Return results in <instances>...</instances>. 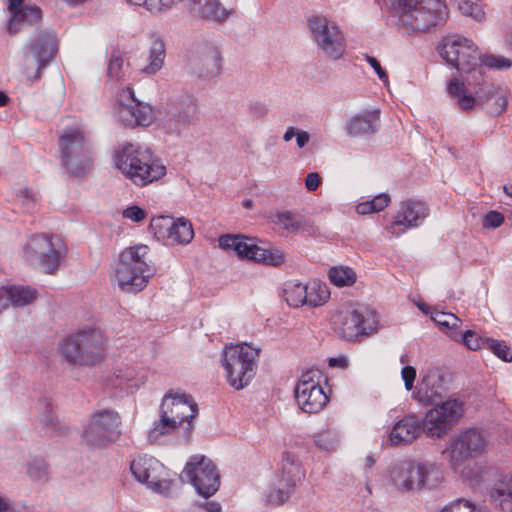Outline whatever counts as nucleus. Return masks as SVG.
Here are the masks:
<instances>
[{
  "mask_svg": "<svg viewBox=\"0 0 512 512\" xmlns=\"http://www.w3.org/2000/svg\"><path fill=\"white\" fill-rule=\"evenodd\" d=\"M464 414V402L448 398L442 405L430 409L421 421L415 415H406L399 420L389 434L391 445H407L421 433L431 438H441L452 430Z\"/></svg>",
  "mask_w": 512,
  "mask_h": 512,
  "instance_id": "nucleus-1",
  "label": "nucleus"
},
{
  "mask_svg": "<svg viewBox=\"0 0 512 512\" xmlns=\"http://www.w3.org/2000/svg\"><path fill=\"white\" fill-rule=\"evenodd\" d=\"M115 166L133 184L147 186L166 175L167 169L153 151L141 145L128 143L115 152Z\"/></svg>",
  "mask_w": 512,
  "mask_h": 512,
  "instance_id": "nucleus-2",
  "label": "nucleus"
},
{
  "mask_svg": "<svg viewBox=\"0 0 512 512\" xmlns=\"http://www.w3.org/2000/svg\"><path fill=\"white\" fill-rule=\"evenodd\" d=\"M148 251L147 245L140 244L128 247L120 253L115 264L114 279L121 291L138 293L147 286L149 279L155 274L154 267L146 261Z\"/></svg>",
  "mask_w": 512,
  "mask_h": 512,
  "instance_id": "nucleus-3",
  "label": "nucleus"
},
{
  "mask_svg": "<svg viewBox=\"0 0 512 512\" xmlns=\"http://www.w3.org/2000/svg\"><path fill=\"white\" fill-rule=\"evenodd\" d=\"M199 106L196 97L189 92L173 93L158 109V120L169 134L179 135L182 130L199 121Z\"/></svg>",
  "mask_w": 512,
  "mask_h": 512,
  "instance_id": "nucleus-4",
  "label": "nucleus"
},
{
  "mask_svg": "<svg viewBox=\"0 0 512 512\" xmlns=\"http://www.w3.org/2000/svg\"><path fill=\"white\" fill-rule=\"evenodd\" d=\"M399 24L407 33H424L442 26L448 18V9L441 0H407Z\"/></svg>",
  "mask_w": 512,
  "mask_h": 512,
  "instance_id": "nucleus-5",
  "label": "nucleus"
},
{
  "mask_svg": "<svg viewBox=\"0 0 512 512\" xmlns=\"http://www.w3.org/2000/svg\"><path fill=\"white\" fill-rule=\"evenodd\" d=\"M437 51L461 75L466 74L474 82H478V78L482 79L483 69L479 64L480 54L473 41L459 35L446 36L438 44Z\"/></svg>",
  "mask_w": 512,
  "mask_h": 512,
  "instance_id": "nucleus-6",
  "label": "nucleus"
},
{
  "mask_svg": "<svg viewBox=\"0 0 512 512\" xmlns=\"http://www.w3.org/2000/svg\"><path fill=\"white\" fill-rule=\"evenodd\" d=\"M259 350L247 343L225 346L222 352V365L227 382L236 390L246 387L256 374Z\"/></svg>",
  "mask_w": 512,
  "mask_h": 512,
  "instance_id": "nucleus-7",
  "label": "nucleus"
},
{
  "mask_svg": "<svg viewBox=\"0 0 512 512\" xmlns=\"http://www.w3.org/2000/svg\"><path fill=\"white\" fill-rule=\"evenodd\" d=\"M60 350L71 364L94 365L102 359V335L99 330L93 328L79 330L61 341Z\"/></svg>",
  "mask_w": 512,
  "mask_h": 512,
  "instance_id": "nucleus-8",
  "label": "nucleus"
},
{
  "mask_svg": "<svg viewBox=\"0 0 512 512\" xmlns=\"http://www.w3.org/2000/svg\"><path fill=\"white\" fill-rule=\"evenodd\" d=\"M64 167L70 174L85 175L92 166V145L79 129L66 130L59 138Z\"/></svg>",
  "mask_w": 512,
  "mask_h": 512,
  "instance_id": "nucleus-9",
  "label": "nucleus"
},
{
  "mask_svg": "<svg viewBox=\"0 0 512 512\" xmlns=\"http://www.w3.org/2000/svg\"><path fill=\"white\" fill-rule=\"evenodd\" d=\"M466 81L468 85L474 87L475 96L468 93L465 83L456 77L451 78L446 86L447 94L456 101L459 109L464 112L471 111L475 105L484 108L489 101L503 91L501 87L486 81L483 71L482 79L478 78V82H474L470 77H466Z\"/></svg>",
  "mask_w": 512,
  "mask_h": 512,
  "instance_id": "nucleus-10",
  "label": "nucleus"
},
{
  "mask_svg": "<svg viewBox=\"0 0 512 512\" xmlns=\"http://www.w3.org/2000/svg\"><path fill=\"white\" fill-rule=\"evenodd\" d=\"M121 418L113 409H102L94 412L82 433L85 444L92 448H102L119 438Z\"/></svg>",
  "mask_w": 512,
  "mask_h": 512,
  "instance_id": "nucleus-11",
  "label": "nucleus"
},
{
  "mask_svg": "<svg viewBox=\"0 0 512 512\" xmlns=\"http://www.w3.org/2000/svg\"><path fill=\"white\" fill-rule=\"evenodd\" d=\"M183 473L198 495L208 499L220 487V475L214 462L205 455H192Z\"/></svg>",
  "mask_w": 512,
  "mask_h": 512,
  "instance_id": "nucleus-12",
  "label": "nucleus"
},
{
  "mask_svg": "<svg viewBox=\"0 0 512 512\" xmlns=\"http://www.w3.org/2000/svg\"><path fill=\"white\" fill-rule=\"evenodd\" d=\"M312 39L322 53L333 60L341 58L346 49L345 37L339 27L324 16L308 20Z\"/></svg>",
  "mask_w": 512,
  "mask_h": 512,
  "instance_id": "nucleus-13",
  "label": "nucleus"
},
{
  "mask_svg": "<svg viewBox=\"0 0 512 512\" xmlns=\"http://www.w3.org/2000/svg\"><path fill=\"white\" fill-rule=\"evenodd\" d=\"M322 373L318 369H310L301 375L294 388V396L299 408L308 414L320 412L329 398L320 385Z\"/></svg>",
  "mask_w": 512,
  "mask_h": 512,
  "instance_id": "nucleus-14",
  "label": "nucleus"
},
{
  "mask_svg": "<svg viewBox=\"0 0 512 512\" xmlns=\"http://www.w3.org/2000/svg\"><path fill=\"white\" fill-rule=\"evenodd\" d=\"M26 248L38 256L40 266L47 274H53L58 269L67 252L61 239L46 234L33 235Z\"/></svg>",
  "mask_w": 512,
  "mask_h": 512,
  "instance_id": "nucleus-15",
  "label": "nucleus"
},
{
  "mask_svg": "<svg viewBox=\"0 0 512 512\" xmlns=\"http://www.w3.org/2000/svg\"><path fill=\"white\" fill-rule=\"evenodd\" d=\"M429 206L423 200L406 199L399 203V208L392 220L384 225L391 235L399 237L410 229L417 228L429 215Z\"/></svg>",
  "mask_w": 512,
  "mask_h": 512,
  "instance_id": "nucleus-16",
  "label": "nucleus"
},
{
  "mask_svg": "<svg viewBox=\"0 0 512 512\" xmlns=\"http://www.w3.org/2000/svg\"><path fill=\"white\" fill-rule=\"evenodd\" d=\"M161 406L175 420H179V424L183 426L182 436L188 440L194 430L192 420L199 413L198 405L193 397L184 392L169 390L164 395Z\"/></svg>",
  "mask_w": 512,
  "mask_h": 512,
  "instance_id": "nucleus-17",
  "label": "nucleus"
},
{
  "mask_svg": "<svg viewBox=\"0 0 512 512\" xmlns=\"http://www.w3.org/2000/svg\"><path fill=\"white\" fill-rule=\"evenodd\" d=\"M130 470L137 481L153 491L166 493L170 490L171 482L164 478L165 467L156 458L140 456L131 462Z\"/></svg>",
  "mask_w": 512,
  "mask_h": 512,
  "instance_id": "nucleus-18",
  "label": "nucleus"
},
{
  "mask_svg": "<svg viewBox=\"0 0 512 512\" xmlns=\"http://www.w3.org/2000/svg\"><path fill=\"white\" fill-rule=\"evenodd\" d=\"M486 447V440L482 433L475 428L461 432L450 443V463L453 469L466 459L481 455Z\"/></svg>",
  "mask_w": 512,
  "mask_h": 512,
  "instance_id": "nucleus-19",
  "label": "nucleus"
},
{
  "mask_svg": "<svg viewBox=\"0 0 512 512\" xmlns=\"http://www.w3.org/2000/svg\"><path fill=\"white\" fill-rule=\"evenodd\" d=\"M188 65L191 72L197 77L203 79L213 78L221 71V52L212 44H199L190 52Z\"/></svg>",
  "mask_w": 512,
  "mask_h": 512,
  "instance_id": "nucleus-20",
  "label": "nucleus"
},
{
  "mask_svg": "<svg viewBox=\"0 0 512 512\" xmlns=\"http://www.w3.org/2000/svg\"><path fill=\"white\" fill-rule=\"evenodd\" d=\"M448 382L446 377L438 369H431L422 378L414 392V398L425 405H442L448 393Z\"/></svg>",
  "mask_w": 512,
  "mask_h": 512,
  "instance_id": "nucleus-21",
  "label": "nucleus"
},
{
  "mask_svg": "<svg viewBox=\"0 0 512 512\" xmlns=\"http://www.w3.org/2000/svg\"><path fill=\"white\" fill-rule=\"evenodd\" d=\"M30 51L38 62V67L33 76L27 77V84L32 86L42 77L45 69L58 52L57 37L54 32H40L30 43Z\"/></svg>",
  "mask_w": 512,
  "mask_h": 512,
  "instance_id": "nucleus-22",
  "label": "nucleus"
},
{
  "mask_svg": "<svg viewBox=\"0 0 512 512\" xmlns=\"http://www.w3.org/2000/svg\"><path fill=\"white\" fill-rule=\"evenodd\" d=\"M417 473L416 461H402L392 467L390 478L397 489L409 492L417 490Z\"/></svg>",
  "mask_w": 512,
  "mask_h": 512,
  "instance_id": "nucleus-23",
  "label": "nucleus"
},
{
  "mask_svg": "<svg viewBox=\"0 0 512 512\" xmlns=\"http://www.w3.org/2000/svg\"><path fill=\"white\" fill-rule=\"evenodd\" d=\"M191 12L202 19L213 22H224L232 10L226 9L219 0H190Z\"/></svg>",
  "mask_w": 512,
  "mask_h": 512,
  "instance_id": "nucleus-24",
  "label": "nucleus"
},
{
  "mask_svg": "<svg viewBox=\"0 0 512 512\" xmlns=\"http://www.w3.org/2000/svg\"><path fill=\"white\" fill-rule=\"evenodd\" d=\"M490 499L501 512H512V473L499 476L490 490Z\"/></svg>",
  "mask_w": 512,
  "mask_h": 512,
  "instance_id": "nucleus-25",
  "label": "nucleus"
},
{
  "mask_svg": "<svg viewBox=\"0 0 512 512\" xmlns=\"http://www.w3.org/2000/svg\"><path fill=\"white\" fill-rule=\"evenodd\" d=\"M379 319L375 310L367 307H360L354 309V342L361 341L364 337L378 331Z\"/></svg>",
  "mask_w": 512,
  "mask_h": 512,
  "instance_id": "nucleus-26",
  "label": "nucleus"
},
{
  "mask_svg": "<svg viewBox=\"0 0 512 512\" xmlns=\"http://www.w3.org/2000/svg\"><path fill=\"white\" fill-rule=\"evenodd\" d=\"M219 246L226 251H233L240 259L250 261L254 250H257V243L254 239L241 234L221 235L218 239Z\"/></svg>",
  "mask_w": 512,
  "mask_h": 512,
  "instance_id": "nucleus-27",
  "label": "nucleus"
},
{
  "mask_svg": "<svg viewBox=\"0 0 512 512\" xmlns=\"http://www.w3.org/2000/svg\"><path fill=\"white\" fill-rule=\"evenodd\" d=\"M381 110L379 108L364 109L354 115V136L369 138L381 126Z\"/></svg>",
  "mask_w": 512,
  "mask_h": 512,
  "instance_id": "nucleus-28",
  "label": "nucleus"
},
{
  "mask_svg": "<svg viewBox=\"0 0 512 512\" xmlns=\"http://www.w3.org/2000/svg\"><path fill=\"white\" fill-rule=\"evenodd\" d=\"M119 113L122 121L128 126H146L152 119L151 107L141 102L123 104Z\"/></svg>",
  "mask_w": 512,
  "mask_h": 512,
  "instance_id": "nucleus-29",
  "label": "nucleus"
},
{
  "mask_svg": "<svg viewBox=\"0 0 512 512\" xmlns=\"http://www.w3.org/2000/svg\"><path fill=\"white\" fill-rule=\"evenodd\" d=\"M305 477L304 469L298 457L291 452H284L281 461V479L280 483L285 486L296 487Z\"/></svg>",
  "mask_w": 512,
  "mask_h": 512,
  "instance_id": "nucleus-30",
  "label": "nucleus"
},
{
  "mask_svg": "<svg viewBox=\"0 0 512 512\" xmlns=\"http://www.w3.org/2000/svg\"><path fill=\"white\" fill-rule=\"evenodd\" d=\"M417 490L435 489L444 480V473L440 466L431 462H417Z\"/></svg>",
  "mask_w": 512,
  "mask_h": 512,
  "instance_id": "nucleus-31",
  "label": "nucleus"
},
{
  "mask_svg": "<svg viewBox=\"0 0 512 512\" xmlns=\"http://www.w3.org/2000/svg\"><path fill=\"white\" fill-rule=\"evenodd\" d=\"M274 223L290 233L310 231L312 228L309 219L303 215L292 213L291 211L277 213Z\"/></svg>",
  "mask_w": 512,
  "mask_h": 512,
  "instance_id": "nucleus-32",
  "label": "nucleus"
},
{
  "mask_svg": "<svg viewBox=\"0 0 512 512\" xmlns=\"http://www.w3.org/2000/svg\"><path fill=\"white\" fill-rule=\"evenodd\" d=\"M250 261L267 266L280 267L286 261V254L279 247L264 248L257 244V250H254Z\"/></svg>",
  "mask_w": 512,
  "mask_h": 512,
  "instance_id": "nucleus-33",
  "label": "nucleus"
},
{
  "mask_svg": "<svg viewBox=\"0 0 512 512\" xmlns=\"http://www.w3.org/2000/svg\"><path fill=\"white\" fill-rule=\"evenodd\" d=\"M166 57L165 44L159 37L153 38L149 49V64L141 69L146 75L156 74L163 66Z\"/></svg>",
  "mask_w": 512,
  "mask_h": 512,
  "instance_id": "nucleus-34",
  "label": "nucleus"
},
{
  "mask_svg": "<svg viewBox=\"0 0 512 512\" xmlns=\"http://www.w3.org/2000/svg\"><path fill=\"white\" fill-rule=\"evenodd\" d=\"M183 430V426L179 424V420H175L168 414L166 410L160 405L159 420L154 424V427L149 432L150 439H157L159 436L178 432Z\"/></svg>",
  "mask_w": 512,
  "mask_h": 512,
  "instance_id": "nucleus-35",
  "label": "nucleus"
},
{
  "mask_svg": "<svg viewBox=\"0 0 512 512\" xmlns=\"http://www.w3.org/2000/svg\"><path fill=\"white\" fill-rule=\"evenodd\" d=\"M39 405L43 409L40 421L46 433L50 436L65 434L67 429L60 425L56 414L53 412L52 404L46 398H43L39 401Z\"/></svg>",
  "mask_w": 512,
  "mask_h": 512,
  "instance_id": "nucleus-36",
  "label": "nucleus"
},
{
  "mask_svg": "<svg viewBox=\"0 0 512 512\" xmlns=\"http://www.w3.org/2000/svg\"><path fill=\"white\" fill-rule=\"evenodd\" d=\"M283 297L290 307L308 306L306 284L299 281H289L283 289Z\"/></svg>",
  "mask_w": 512,
  "mask_h": 512,
  "instance_id": "nucleus-37",
  "label": "nucleus"
},
{
  "mask_svg": "<svg viewBox=\"0 0 512 512\" xmlns=\"http://www.w3.org/2000/svg\"><path fill=\"white\" fill-rule=\"evenodd\" d=\"M308 306L312 308L324 305L330 298V291L326 283L314 279L306 284Z\"/></svg>",
  "mask_w": 512,
  "mask_h": 512,
  "instance_id": "nucleus-38",
  "label": "nucleus"
},
{
  "mask_svg": "<svg viewBox=\"0 0 512 512\" xmlns=\"http://www.w3.org/2000/svg\"><path fill=\"white\" fill-rule=\"evenodd\" d=\"M432 320L439 326L440 330L446 333L452 340L459 338V331L462 320L452 313L436 312Z\"/></svg>",
  "mask_w": 512,
  "mask_h": 512,
  "instance_id": "nucleus-39",
  "label": "nucleus"
},
{
  "mask_svg": "<svg viewBox=\"0 0 512 512\" xmlns=\"http://www.w3.org/2000/svg\"><path fill=\"white\" fill-rule=\"evenodd\" d=\"M170 234L168 241L183 245L191 242L194 237V230L188 219L180 217L175 220Z\"/></svg>",
  "mask_w": 512,
  "mask_h": 512,
  "instance_id": "nucleus-40",
  "label": "nucleus"
},
{
  "mask_svg": "<svg viewBox=\"0 0 512 512\" xmlns=\"http://www.w3.org/2000/svg\"><path fill=\"white\" fill-rule=\"evenodd\" d=\"M9 291H2L5 297H10L11 305L25 306L32 303L37 297V290L24 286H10Z\"/></svg>",
  "mask_w": 512,
  "mask_h": 512,
  "instance_id": "nucleus-41",
  "label": "nucleus"
},
{
  "mask_svg": "<svg viewBox=\"0 0 512 512\" xmlns=\"http://www.w3.org/2000/svg\"><path fill=\"white\" fill-rule=\"evenodd\" d=\"M175 219L171 216L160 215L153 217L149 224V230L159 240H169L171 230L174 227Z\"/></svg>",
  "mask_w": 512,
  "mask_h": 512,
  "instance_id": "nucleus-42",
  "label": "nucleus"
},
{
  "mask_svg": "<svg viewBox=\"0 0 512 512\" xmlns=\"http://www.w3.org/2000/svg\"><path fill=\"white\" fill-rule=\"evenodd\" d=\"M391 202L390 195L387 193H380L373 199L359 203L356 206V212L360 215L376 213L384 210Z\"/></svg>",
  "mask_w": 512,
  "mask_h": 512,
  "instance_id": "nucleus-43",
  "label": "nucleus"
},
{
  "mask_svg": "<svg viewBox=\"0 0 512 512\" xmlns=\"http://www.w3.org/2000/svg\"><path fill=\"white\" fill-rule=\"evenodd\" d=\"M330 282L337 287L352 285V269L343 266H333L328 271Z\"/></svg>",
  "mask_w": 512,
  "mask_h": 512,
  "instance_id": "nucleus-44",
  "label": "nucleus"
},
{
  "mask_svg": "<svg viewBox=\"0 0 512 512\" xmlns=\"http://www.w3.org/2000/svg\"><path fill=\"white\" fill-rule=\"evenodd\" d=\"M124 75V60L118 51H113L108 62L107 77L110 81H120Z\"/></svg>",
  "mask_w": 512,
  "mask_h": 512,
  "instance_id": "nucleus-45",
  "label": "nucleus"
},
{
  "mask_svg": "<svg viewBox=\"0 0 512 512\" xmlns=\"http://www.w3.org/2000/svg\"><path fill=\"white\" fill-rule=\"evenodd\" d=\"M454 341L464 344L468 349L476 351L486 347V338H482L477 332L466 330L465 332L459 331V338Z\"/></svg>",
  "mask_w": 512,
  "mask_h": 512,
  "instance_id": "nucleus-46",
  "label": "nucleus"
},
{
  "mask_svg": "<svg viewBox=\"0 0 512 512\" xmlns=\"http://www.w3.org/2000/svg\"><path fill=\"white\" fill-rule=\"evenodd\" d=\"M479 64L483 70L484 67L490 70H506L512 66V61L504 56L486 54L483 56L480 55Z\"/></svg>",
  "mask_w": 512,
  "mask_h": 512,
  "instance_id": "nucleus-47",
  "label": "nucleus"
},
{
  "mask_svg": "<svg viewBox=\"0 0 512 512\" xmlns=\"http://www.w3.org/2000/svg\"><path fill=\"white\" fill-rule=\"evenodd\" d=\"M486 347L499 359L505 362H512L510 347L503 340L486 338Z\"/></svg>",
  "mask_w": 512,
  "mask_h": 512,
  "instance_id": "nucleus-48",
  "label": "nucleus"
},
{
  "mask_svg": "<svg viewBox=\"0 0 512 512\" xmlns=\"http://www.w3.org/2000/svg\"><path fill=\"white\" fill-rule=\"evenodd\" d=\"M315 445L321 450L331 451L338 445V437L336 433L330 430L318 433L314 438Z\"/></svg>",
  "mask_w": 512,
  "mask_h": 512,
  "instance_id": "nucleus-49",
  "label": "nucleus"
},
{
  "mask_svg": "<svg viewBox=\"0 0 512 512\" xmlns=\"http://www.w3.org/2000/svg\"><path fill=\"white\" fill-rule=\"evenodd\" d=\"M508 99L502 91L496 95L491 101L484 107L486 112L492 116H498L504 113L507 109Z\"/></svg>",
  "mask_w": 512,
  "mask_h": 512,
  "instance_id": "nucleus-50",
  "label": "nucleus"
},
{
  "mask_svg": "<svg viewBox=\"0 0 512 512\" xmlns=\"http://www.w3.org/2000/svg\"><path fill=\"white\" fill-rule=\"evenodd\" d=\"M295 487L285 486L279 482L277 488H272L268 494V500L272 504L282 505L292 494Z\"/></svg>",
  "mask_w": 512,
  "mask_h": 512,
  "instance_id": "nucleus-51",
  "label": "nucleus"
},
{
  "mask_svg": "<svg viewBox=\"0 0 512 512\" xmlns=\"http://www.w3.org/2000/svg\"><path fill=\"white\" fill-rule=\"evenodd\" d=\"M474 506L472 501L458 498L445 505L440 512H473Z\"/></svg>",
  "mask_w": 512,
  "mask_h": 512,
  "instance_id": "nucleus-52",
  "label": "nucleus"
},
{
  "mask_svg": "<svg viewBox=\"0 0 512 512\" xmlns=\"http://www.w3.org/2000/svg\"><path fill=\"white\" fill-rule=\"evenodd\" d=\"M343 312L340 311L333 316V325L337 334L348 341L352 340V327L347 325V322H343Z\"/></svg>",
  "mask_w": 512,
  "mask_h": 512,
  "instance_id": "nucleus-53",
  "label": "nucleus"
},
{
  "mask_svg": "<svg viewBox=\"0 0 512 512\" xmlns=\"http://www.w3.org/2000/svg\"><path fill=\"white\" fill-rule=\"evenodd\" d=\"M17 198L26 212H32L36 208V196L28 188L19 189Z\"/></svg>",
  "mask_w": 512,
  "mask_h": 512,
  "instance_id": "nucleus-54",
  "label": "nucleus"
},
{
  "mask_svg": "<svg viewBox=\"0 0 512 512\" xmlns=\"http://www.w3.org/2000/svg\"><path fill=\"white\" fill-rule=\"evenodd\" d=\"M41 18L42 11L38 6H24V9L19 13V19H16V21L32 24Z\"/></svg>",
  "mask_w": 512,
  "mask_h": 512,
  "instance_id": "nucleus-55",
  "label": "nucleus"
},
{
  "mask_svg": "<svg viewBox=\"0 0 512 512\" xmlns=\"http://www.w3.org/2000/svg\"><path fill=\"white\" fill-rule=\"evenodd\" d=\"M28 474L33 480H42L47 475V468L43 459H34L29 463Z\"/></svg>",
  "mask_w": 512,
  "mask_h": 512,
  "instance_id": "nucleus-56",
  "label": "nucleus"
},
{
  "mask_svg": "<svg viewBox=\"0 0 512 512\" xmlns=\"http://www.w3.org/2000/svg\"><path fill=\"white\" fill-rule=\"evenodd\" d=\"M504 222V216L502 213L491 210L486 213L482 220V226L486 229H496L500 227Z\"/></svg>",
  "mask_w": 512,
  "mask_h": 512,
  "instance_id": "nucleus-57",
  "label": "nucleus"
},
{
  "mask_svg": "<svg viewBox=\"0 0 512 512\" xmlns=\"http://www.w3.org/2000/svg\"><path fill=\"white\" fill-rule=\"evenodd\" d=\"M8 8L12 14L8 29L10 33H15L16 30L13 28L14 22H16V19H19V13L24 9L22 0H9Z\"/></svg>",
  "mask_w": 512,
  "mask_h": 512,
  "instance_id": "nucleus-58",
  "label": "nucleus"
},
{
  "mask_svg": "<svg viewBox=\"0 0 512 512\" xmlns=\"http://www.w3.org/2000/svg\"><path fill=\"white\" fill-rule=\"evenodd\" d=\"M182 1L183 0H149V11L151 13H159L171 8L175 3Z\"/></svg>",
  "mask_w": 512,
  "mask_h": 512,
  "instance_id": "nucleus-59",
  "label": "nucleus"
},
{
  "mask_svg": "<svg viewBox=\"0 0 512 512\" xmlns=\"http://www.w3.org/2000/svg\"><path fill=\"white\" fill-rule=\"evenodd\" d=\"M123 216L134 222H140L146 217V212L139 206H130L123 211Z\"/></svg>",
  "mask_w": 512,
  "mask_h": 512,
  "instance_id": "nucleus-60",
  "label": "nucleus"
},
{
  "mask_svg": "<svg viewBox=\"0 0 512 512\" xmlns=\"http://www.w3.org/2000/svg\"><path fill=\"white\" fill-rule=\"evenodd\" d=\"M401 376L406 390L410 391L416 378V369L413 366L406 365L401 370Z\"/></svg>",
  "mask_w": 512,
  "mask_h": 512,
  "instance_id": "nucleus-61",
  "label": "nucleus"
},
{
  "mask_svg": "<svg viewBox=\"0 0 512 512\" xmlns=\"http://www.w3.org/2000/svg\"><path fill=\"white\" fill-rule=\"evenodd\" d=\"M189 512H222L220 503L208 501L196 503Z\"/></svg>",
  "mask_w": 512,
  "mask_h": 512,
  "instance_id": "nucleus-62",
  "label": "nucleus"
},
{
  "mask_svg": "<svg viewBox=\"0 0 512 512\" xmlns=\"http://www.w3.org/2000/svg\"><path fill=\"white\" fill-rule=\"evenodd\" d=\"M365 59L374 69L379 79L385 84L388 83V75L386 71L381 67L380 62L375 57L369 56L367 54L365 55Z\"/></svg>",
  "mask_w": 512,
  "mask_h": 512,
  "instance_id": "nucleus-63",
  "label": "nucleus"
},
{
  "mask_svg": "<svg viewBox=\"0 0 512 512\" xmlns=\"http://www.w3.org/2000/svg\"><path fill=\"white\" fill-rule=\"evenodd\" d=\"M321 184V177L316 172L308 173L305 179V186L308 191H315Z\"/></svg>",
  "mask_w": 512,
  "mask_h": 512,
  "instance_id": "nucleus-64",
  "label": "nucleus"
}]
</instances>
